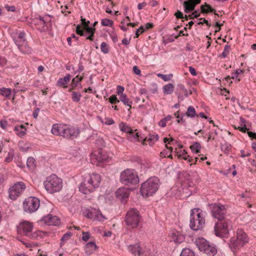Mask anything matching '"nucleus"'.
Masks as SVG:
<instances>
[{"label": "nucleus", "mask_w": 256, "mask_h": 256, "mask_svg": "<svg viewBox=\"0 0 256 256\" xmlns=\"http://www.w3.org/2000/svg\"><path fill=\"white\" fill-rule=\"evenodd\" d=\"M51 131L54 135L60 136L70 140L76 138L80 134V130L78 128L62 124H54Z\"/></svg>", "instance_id": "obj_1"}, {"label": "nucleus", "mask_w": 256, "mask_h": 256, "mask_svg": "<svg viewBox=\"0 0 256 256\" xmlns=\"http://www.w3.org/2000/svg\"><path fill=\"white\" fill-rule=\"evenodd\" d=\"M102 178L100 174L92 173L86 176L79 186V190L84 194L94 192L100 185Z\"/></svg>", "instance_id": "obj_2"}, {"label": "nucleus", "mask_w": 256, "mask_h": 256, "mask_svg": "<svg viewBox=\"0 0 256 256\" xmlns=\"http://www.w3.org/2000/svg\"><path fill=\"white\" fill-rule=\"evenodd\" d=\"M160 185V179L156 176H152L142 184L140 192L144 197H148L158 191Z\"/></svg>", "instance_id": "obj_3"}, {"label": "nucleus", "mask_w": 256, "mask_h": 256, "mask_svg": "<svg viewBox=\"0 0 256 256\" xmlns=\"http://www.w3.org/2000/svg\"><path fill=\"white\" fill-rule=\"evenodd\" d=\"M46 190L50 194L60 192L62 188V180L56 174H52L44 182Z\"/></svg>", "instance_id": "obj_4"}, {"label": "nucleus", "mask_w": 256, "mask_h": 256, "mask_svg": "<svg viewBox=\"0 0 256 256\" xmlns=\"http://www.w3.org/2000/svg\"><path fill=\"white\" fill-rule=\"evenodd\" d=\"M205 224L202 212L199 208H194L191 210L190 220V228L194 230L202 229Z\"/></svg>", "instance_id": "obj_5"}, {"label": "nucleus", "mask_w": 256, "mask_h": 256, "mask_svg": "<svg viewBox=\"0 0 256 256\" xmlns=\"http://www.w3.org/2000/svg\"><path fill=\"white\" fill-rule=\"evenodd\" d=\"M141 219L139 211L135 208L128 210L125 216L126 224L132 229L138 228Z\"/></svg>", "instance_id": "obj_6"}, {"label": "nucleus", "mask_w": 256, "mask_h": 256, "mask_svg": "<svg viewBox=\"0 0 256 256\" xmlns=\"http://www.w3.org/2000/svg\"><path fill=\"white\" fill-rule=\"evenodd\" d=\"M248 237L245 232L242 229L238 230L236 238H232L228 244L232 252L242 247L248 242Z\"/></svg>", "instance_id": "obj_7"}, {"label": "nucleus", "mask_w": 256, "mask_h": 256, "mask_svg": "<svg viewBox=\"0 0 256 256\" xmlns=\"http://www.w3.org/2000/svg\"><path fill=\"white\" fill-rule=\"evenodd\" d=\"M32 224L27 221L20 222L18 226V232L21 235L27 236L32 239H36L41 236V231H36L32 232Z\"/></svg>", "instance_id": "obj_8"}, {"label": "nucleus", "mask_w": 256, "mask_h": 256, "mask_svg": "<svg viewBox=\"0 0 256 256\" xmlns=\"http://www.w3.org/2000/svg\"><path fill=\"white\" fill-rule=\"evenodd\" d=\"M120 182L125 185L136 184L139 182V178L134 170H126L120 176Z\"/></svg>", "instance_id": "obj_9"}, {"label": "nucleus", "mask_w": 256, "mask_h": 256, "mask_svg": "<svg viewBox=\"0 0 256 256\" xmlns=\"http://www.w3.org/2000/svg\"><path fill=\"white\" fill-rule=\"evenodd\" d=\"M232 228V222L229 220L224 218L216 222L214 227V230L216 236L219 237H226L230 230Z\"/></svg>", "instance_id": "obj_10"}, {"label": "nucleus", "mask_w": 256, "mask_h": 256, "mask_svg": "<svg viewBox=\"0 0 256 256\" xmlns=\"http://www.w3.org/2000/svg\"><path fill=\"white\" fill-rule=\"evenodd\" d=\"M14 42L19 50L24 54H29L31 52L30 48L28 45L24 31L18 33L16 36L14 38Z\"/></svg>", "instance_id": "obj_11"}, {"label": "nucleus", "mask_w": 256, "mask_h": 256, "mask_svg": "<svg viewBox=\"0 0 256 256\" xmlns=\"http://www.w3.org/2000/svg\"><path fill=\"white\" fill-rule=\"evenodd\" d=\"M212 215L218 221L223 220L226 214V208L224 205L220 203H214L210 204Z\"/></svg>", "instance_id": "obj_12"}, {"label": "nucleus", "mask_w": 256, "mask_h": 256, "mask_svg": "<svg viewBox=\"0 0 256 256\" xmlns=\"http://www.w3.org/2000/svg\"><path fill=\"white\" fill-rule=\"evenodd\" d=\"M197 246L199 250L209 256H214L217 252L216 248L210 244L209 242L204 238L196 240Z\"/></svg>", "instance_id": "obj_13"}, {"label": "nucleus", "mask_w": 256, "mask_h": 256, "mask_svg": "<svg viewBox=\"0 0 256 256\" xmlns=\"http://www.w3.org/2000/svg\"><path fill=\"white\" fill-rule=\"evenodd\" d=\"M40 204V200L38 198L29 197L23 202L24 210L30 213L34 212L38 208Z\"/></svg>", "instance_id": "obj_14"}, {"label": "nucleus", "mask_w": 256, "mask_h": 256, "mask_svg": "<svg viewBox=\"0 0 256 256\" xmlns=\"http://www.w3.org/2000/svg\"><path fill=\"white\" fill-rule=\"evenodd\" d=\"M84 214L86 218L94 220L104 222L106 219L98 208L92 207L84 210Z\"/></svg>", "instance_id": "obj_15"}, {"label": "nucleus", "mask_w": 256, "mask_h": 256, "mask_svg": "<svg viewBox=\"0 0 256 256\" xmlns=\"http://www.w3.org/2000/svg\"><path fill=\"white\" fill-rule=\"evenodd\" d=\"M51 22V18L50 15L44 16H38L32 20V23L38 26V28L42 31H44L48 28Z\"/></svg>", "instance_id": "obj_16"}, {"label": "nucleus", "mask_w": 256, "mask_h": 256, "mask_svg": "<svg viewBox=\"0 0 256 256\" xmlns=\"http://www.w3.org/2000/svg\"><path fill=\"white\" fill-rule=\"evenodd\" d=\"M25 184L22 182H18L11 186L9 189V196L12 200L18 197L25 190Z\"/></svg>", "instance_id": "obj_17"}, {"label": "nucleus", "mask_w": 256, "mask_h": 256, "mask_svg": "<svg viewBox=\"0 0 256 256\" xmlns=\"http://www.w3.org/2000/svg\"><path fill=\"white\" fill-rule=\"evenodd\" d=\"M85 31L81 28L80 25H78L76 28V33L80 36H86V34H88L86 36V39L90 41L94 40V36L96 32V28L86 26V28H83Z\"/></svg>", "instance_id": "obj_18"}, {"label": "nucleus", "mask_w": 256, "mask_h": 256, "mask_svg": "<svg viewBox=\"0 0 256 256\" xmlns=\"http://www.w3.org/2000/svg\"><path fill=\"white\" fill-rule=\"evenodd\" d=\"M40 222L48 226H58L60 224V220L57 216L49 214L43 216Z\"/></svg>", "instance_id": "obj_19"}, {"label": "nucleus", "mask_w": 256, "mask_h": 256, "mask_svg": "<svg viewBox=\"0 0 256 256\" xmlns=\"http://www.w3.org/2000/svg\"><path fill=\"white\" fill-rule=\"evenodd\" d=\"M201 0H188L183 3L184 11L186 13H190L194 10L196 6L200 4Z\"/></svg>", "instance_id": "obj_20"}, {"label": "nucleus", "mask_w": 256, "mask_h": 256, "mask_svg": "<svg viewBox=\"0 0 256 256\" xmlns=\"http://www.w3.org/2000/svg\"><path fill=\"white\" fill-rule=\"evenodd\" d=\"M170 236L174 242L180 244L184 240V236L180 232L174 230L170 233Z\"/></svg>", "instance_id": "obj_21"}, {"label": "nucleus", "mask_w": 256, "mask_h": 256, "mask_svg": "<svg viewBox=\"0 0 256 256\" xmlns=\"http://www.w3.org/2000/svg\"><path fill=\"white\" fill-rule=\"evenodd\" d=\"M116 195L118 198L121 201H124L129 196V192L128 190L124 188H120L116 192Z\"/></svg>", "instance_id": "obj_22"}, {"label": "nucleus", "mask_w": 256, "mask_h": 256, "mask_svg": "<svg viewBox=\"0 0 256 256\" xmlns=\"http://www.w3.org/2000/svg\"><path fill=\"white\" fill-rule=\"evenodd\" d=\"M71 76L70 74H66L64 77L60 78L56 82V86H62L64 88H67L66 84L70 82Z\"/></svg>", "instance_id": "obj_23"}, {"label": "nucleus", "mask_w": 256, "mask_h": 256, "mask_svg": "<svg viewBox=\"0 0 256 256\" xmlns=\"http://www.w3.org/2000/svg\"><path fill=\"white\" fill-rule=\"evenodd\" d=\"M120 101L122 102L124 105L129 106V108L128 110V111L130 113H131L130 109L132 108V102L128 98L126 94H122L120 96Z\"/></svg>", "instance_id": "obj_24"}, {"label": "nucleus", "mask_w": 256, "mask_h": 256, "mask_svg": "<svg viewBox=\"0 0 256 256\" xmlns=\"http://www.w3.org/2000/svg\"><path fill=\"white\" fill-rule=\"evenodd\" d=\"M96 246L94 242H89L84 246V251L88 254H90L96 249Z\"/></svg>", "instance_id": "obj_25"}, {"label": "nucleus", "mask_w": 256, "mask_h": 256, "mask_svg": "<svg viewBox=\"0 0 256 256\" xmlns=\"http://www.w3.org/2000/svg\"><path fill=\"white\" fill-rule=\"evenodd\" d=\"M84 78V76H81L80 77L78 76H76V77H74L72 81L70 86H72V88H70L69 90V92H72V90L76 87L78 84H80L82 80Z\"/></svg>", "instance_id": "obj_26"}, {"label": "nucleus", "mask_w": 256, "mask_h": 256, "mask_svg": "<svg viewBox=\"0 0 256 256\" xmlns=\"http://www.w3.org/2000/svg\"><path fill=\"white\" fill-rule=\"evenodd\" d=\"M26 130V128L23 125L16 126L14 128V130L16 132V134L20 137L25 134Z\"/></svg>", "instance_id": "obj_27"}, {"label": "nucleus", "mask_w": 256, "mask_h": 256, "mask_svg": "<svg viewBox=\"0 0 256 256\" xmlns=\"http://www.w3.org/2000/svg\"><path fill=\"white\" fill-rule=\"evenodd\" d=\"M174 86L172 84H168L162 88L163 92L164 94H170L174 92Z\"/></svg>", "instance_id": "obj_28"}, {"label": "nucleus", "mask_w": 256, "mask_h": 256, "mask_svg": "<svg viewBox=\"0 0 256 256\" xmlns=\"http://www.w3.org/2000/svg\"><path fill=\"white\" fill-rule=\"evenodd\" d=\"M190 148L193 153L198 154L200 152L202 147L198 142H194L190 146Z\"/></svg>", "instance_id": "obj_29"}, {"label": "nucleus", "mask_w": 256, "mask_h": 256, "mask_svg": "<svg viewBox=\"0 0 256 256\" xmlns=\"http://www.w3.org/2000/svg\"><path fill=\"white\" fill-rule=\"evenodd\" d=\"M201 12L202 13H208L209 12H215L216 10L212 8V6L205 3V4L202 5L200 6Z\"/></svg>", "instance_id": "obj_30"}, {"label": "nucleus", "mask_w": 256, "mask_h": 256, "mask_svg": "<svg viewBox=\"0 0 256 256\" xmlns=\"http://www.w3.org/2000/svg\"><path fill=\"white\" fill-rule=\"evenodd\" d=\"M176 156L178 158H182L184 160H188L190 162H192L193 160L191 158H189V156L188 155L187 152L185 150H182L180 152V154L177 153Z\"/></svg>", "instance_id": "obj_31"}, {"label": "nucleus", "mask_w": 256, "mask_h": 256, "mask_svg": "<svg viewBox=\"0 0 256 256\" xmlns=\"http://www.w3.org/2000/svg\"><path fill=\"white\" fill-rule=\"evenodd\" d=\"M129 250L133 254L140 256V248L138 245H130L128 247Z\"/></svg>", "instance_id": "obj_32"}, {"label": "nucleus", "mask_w": 256, "mask_h": 256, "mask_svg": "<svg viewBox=\"0 0 256 256\" xmlns=\"http://www.w3.org/2000/svg\"><path fill=\"white\" fill-rule=\"evenodd\" d=\"M119 128L121 131L126 132L128 134L130 132L132 133V130L130 126L124 122H121L119 124Z\"/></svg>", "instance_id": "obj_33"}, {"label": "nucleus", "mask_w": 256, "mask_h": 256, "mask_svg": "<svg viewBox=\"0 0 256 256\" xmlns=\"http://www.w3.org/2000/svg\"><path fill=\"white\" fill-rule=\"evenodd\" d=\"M96 159L99 164L100 162H108L111 160L110 157L106 155L101 154H99L96 156Z\"/></svg>", "instance_id": "obj_34"}, {"label": "nucleus", "mask_w": 256, "mask_h": 256, "mask_svg": "<svg viewBox=\"0 0 256 256\" xmlns=\"http://www.w3.org/2000/svg\"><path fill=\"white\" fill-rule=\"evenodd\" d=\"M184 115L188 117L194 118L196 115V112L195 108L192 106H189L188 108L187 111Z\"/></svg>", "instance_id": "obj_35"}, {"label": "nucleus", "mask_w": 256, "mask_h": 256, "mask_svg": "<svg viewBox=\"0 0 256 256\" xmlns=\"http://www.w3.org/2000/svg\"><path fill=\"white\" fill-rule=\"evenodd\" d=\"M12 93L10 88H0V94L6 98H8Z\"/></svg>", "instance_id": "obj_36"}, {"label": "nucleus", "mask_w": 256, "mask_h": 256, "mask_svg": "<svg viewBox=\"0 0 256 256\" xmlns=\"http://www.w3.org/2000/svg\"><path fill=\"white\" fill-rule=\"evenodd\" d=\"M139 137V134L138 132H136V130H132V133L130 132L128 134V138L130 141H134L138 139Z\"/></svg>", "instance_id": "obj_37"}, {"label": "nucleus", "mask_w": 256, "mask_h": 256, "mask_svg": "<svg viewBox=\"0 0 256 256\" xmlns=\"http://www.w3.org/2000/svg\"><path fill=\"white\" fill-rule=\"evenodd\" d=\"M180 256H195V255L191 250L186 248L182 250Z\"/></svg>", "instance_id": "obj_38"}, {"label": "nucleus", "mask_w": 256, "mask_h": 256, "mask_svg": "<svg viewBox=\"0 0 256 256\" xmlns=\"http://www.w3.org/2000/svg\"><path fill=\"white\" fill-rule=\"evenodd\" d=\"M82 96L80 92H72V99L74 102H80Z\"/></svg>", "instance_id": "obj_39"}, {"label": "nucleus", "mask_w": 256, "mask_h": 256, "mask_svg": "<svg viewBox=\"0 0 256 256\" xmlns=\"http://www.w3.org/2000/svg\"><path fill=\"white\" fill-rule=\"evenodd\" d=\"M101 24L103 26L112 27L113 26L114 22L112 20L108 18H104L102 20Z\"/></svg>", "instance_id": "obj_40"}, {"label": "nucleus", "mask_w": 256, "mask_h": 256, "mask_svg": "<svg viewBox=\"0 0 256 256\" xmlns=\"http://www.w3.org/2000/svg\"><path fill=\"white\" fill-rule=\"evenodd\" d=\"M35 160L32 157H29L27 159L26 165L29 168H32L35 166Z\"/></svg>", "instance_id": "obj_41"}, {"label": "nucleus", "mask_w": 256, "mask_h": 256, "mask_svg": "<svg viewBox=\"0 0 256 256\" xmlns=\"http://www.w3.org/2000/svg\"><path fill=\"white\" fill-rule=\"evenodd\" d=\"M230 50V46H229L228 44H226L224 46V50L223 52H222L221 55L220 56V58H226L228 56V54H229Z\"/></svg>", "instance_id": "obj_42"}, {"label": "nucleus", "mask_w": 256, "mask_h": 256, "mask_svg": "<svg viewBox=\"0 0 256 256\" xmlns=\"http://www.w3.org/2000/svg\"><path fill=\"white\" fill-rule=\"evenodd\" d=\"M157 76L158 77L161 78L162 80H164L165 82H167L170 80V79L173 76V75L172 74H158Z\"/></svg>", "instance_id": "obj_43"}, {"label": "nucleus", "mask_w": 256, "mask_h": 256, "mask_svg": "<svg viewBox=\"0 0 256 256\" xmlns=\"http://www.w3.org/2000/svg\"><path fill=\"white\" fill-rule=\"evenodd\" d=\"M100 50L104 54H108L109 52V46L107 43L106 42H102L100 44Z\"/></svg>", "instance_id": "obj_44"}, {"label": "nucleus", "mask_w": 256, "mask_h": 256, "mask_svg": "<svg viewBox=\"0 0 256 256\" xmlns=\"http://www.w3.org/2000/svg\"><path fill=\"white\" fill-rule=\"evenodd\" d=\"M241 122V126H238V129L240 132H246L248 129L246 128V125L244 124L245 123V120L243 118H240V119Z\"/></svg>", "instance_id": "obj_45"}, {"label": "nucleus", "mask_w": 256, "mask_h": 256, "mask_svg": "<svg viewBox=\"0 0 256 256\" xmlns=\"http://www.w3.org/2000/svg\"><path fill=\"white\" fill-rule=\"evenodd\" d=\"M72 236V234L70 232H67L66 233L64 234L60 239V246L62 245V244L64 242L68 240Z\"/></svg>", "instance_id": "obj_46"}, {"label": "nucleus", "mask_w": 256, "mask_h": 256, "mask_svg": "<svg viewBox=\"0 0 256 256\" xmlns=\"http://www.w3.org/2000/svg\"><path fill=\"white\" fill-rule=\"evenodd\" d=\"M231 146L228 144H224L221 146V150L225 153L228 154L230 149Z\"/></svg>", "instance_id": "obj_47"}, {"label": "nucleus", "mask_w": 256, "mask_h": 256, "mask_svg": "<svg viewBox=\"0 0 256 256\" xmlns=\"http://www.w3.org/2000/svg\"><path fill=\"white\" fill-rule=\"evenodd\" d=\"M108 100L112 104H116L120 102V100H118L116 95H112L108 98Z\"/></svg>", "instance_id": "obj_48"}, {"label": "nucleus", "mask_w": 256, "mask_h": 256, "mask_svg": "<svg viewBox=\"0 0 256 256\" xmlns=\"http://www.w3.org/2000/svg\"><path fill=\"white\" fill-rule=\"evenodd\" d=\"M243 70L241 69H236L234 72L232 73V78H236L239 74L243 73Z\"/></svg>", "instance_id": "obj_49"}, {"label": "nucleus", "mask_w": 256, "mask_h": 256, "mask_svg": "<svg viewBox=\"0 0 256 256\" xmlns=\"http://www.w3.org/2000/svg\"><path fill=\"white\" fill-rule=\"evenodd\" d=\"M80 20L82 22V25L83 26V28H86V26H90L89 24H90V22L89 20H86L84 18L81 17Z\"/></svg>", "instance_id": "obj_50"}, {"label": "nucleus", "mask_w": 256, "mask_h": 256, "mask_svg": "<svg viewBox=\"0 0 256 256\" xmlns=\"http://www.w3.org/2000/svg\"><path fill=\"white\" fill-rule=\"evenodd\" d=\"M124 88L122 86H117V89H116V94L120 96L122 94H124L123 92L124 91Z\"/></svg>", "instance_id": "obj_51"}, {"label": "nucleus", "mask_w": 256, "mask_h": 256, "mask_svg": "<svg viewBox=\"0 0 256 256\" xmlns=\"http://www.w3.org/2000/svg\"><path fill=\"white\" fill-rule=\"evenodd\" d=\"M14 158V154L12 153L8 152V156L5 158V161L7 162H10L12 161Z\"/></svg>", "instance_id": "obj_52"}, {"label": "nucleus", "mask_w": 256, "mask_h": 256, "mask_svg": "<svg viewBox=\"0 0 256 256\" xmlns=\"http://www.w3.org/2000/svg\"><path fill=\"white\" fill-rule=\"evenodd\" d=\"M7 60L3 56H0V66L3 67L6 64Z\"/></svg>", "instance_id": "obj_53"}, {"label": "nucleus", "mask_w": 256, "mask_h": 256, "mask_svg": "<svg viewBox=\"0 0 256 256\" xmlns=\"http://www.w3.org/2000/svg\"><path fill=\"white\" fill-rule=\"evenodd\" d=\"M174 15L177 18L183 19L184 18L183 14L178 10L174 13Z\"/></svg>", "instance_id": "obj_54"}, {"label": "nucleus", "mask_w": 256, "mask_h": 256, "mask_svg": "<svg viewBox=\"0 0 256 256\" xmlns=\"http://www.w3.org/2000/svg\"><path fill=\"white\" fill-rule=\"evenodd\" d=\"M90 238V234L88 232H82V240L86 242Z\"/></svg>", "instance_id": "obj_55"}, {"label": "nucleus", "mask_w": 256, "mask_h": 256, "mask_svg": "<svg viewBox=\"0 0 256 256\" xmlns=\"http://www.w3.org/2000/svg\"><path fill=\"white\" fill-rule=\"evenodd\" d=\"M159 136L158 134L156 135H150L149 140L151 141L156 142L158 140Z\"/></svg>", "instance_id": "obj_56"}, {"label": "nucleus", "mask_w": 256, "mask_h": 256, "mask_svg": "<svg viewBox=\"0 0 256 256\" xmlns=\"http://www.w3.org/2000/svg\"><path fill=\"white\" fill-rule=\"evenodd\" d=\"M185 116L184 114H182L179 118H178L176 120L178 124H182L184 125L186 124L185 120L184 119V116Z\"/></svg>", "instance_id": "obj_57"}, {"label": "nucleus", "mask_w": 256, "mask_h": 256, "mask_svg": "<svg viewBox=\"0 0 256 256\" xmlns=\"http://www.w3.org/2000/svg\"><path fill=\"white\" fill-rule=\"evenodd\" d=\"M8 122L6 120H0V127L5 130L8 126Z\"/></svg>", "instance_id": "obj_58"}, {"label": "nucleus", "mask_w": 256, "mask_h": 256, "mask_svg": "<svg viewBox=\"0 0 256 256\" xmlns=\"http://www.w3.org/2000/svg\"><path fill=\"white\" fill-rule=\"evenodd\" d=\"M5 182L4 176L2 174H0V188L3 186Z\"/></svg>", "instance_id": "obj_59"}, {"label": "nucleus", "mask_w": 256, "mask_h": 256, "mask_svg": "<svg viewBox=\"0 0 256 256\" xmlns=\"http://www.w3.org/2000/svg\"><path fill=\"white\" fill-rule=\"evenodd\" d=\"M133 71L134 73L137 75H140V70L138 68L135 66L132 68Z\"/></svg>", "instance_id": "obj_60"}, {"label": "nucleus", "mask_w": 256, "mask_h": 256, "mask_svg": "<svg viewBox=\"0 0 256 256\" xmlns=\"http://www.w3.org/2000/svg\"><path fill=\"white\" fill-rule=\"evenodd\" d=\"M188 68H189V72L192 75L194 76H196V74H197L196 72L195 69L193 67L190 66Z\"/></svg>", "instance_id": "obj_61"}, {"label": "nucleus", "mask_w": 256, "mask_h": 256, "mask_svg": "<svg viewBox=\"0 0 256 256\" xmlns=\"http://www.w3.org/2000/svg\"><path fill=\"white\" fill-rule=\"evenodd\" d=\"M178 89L182 92H186V88L182 84H179L178 85Z\"/></svg>", "instance_id": "obj_62"}, {"label": "nucleus", "mask_w": 256, "mask_h": 256, "mask_svg": "<svg viewBox=\"0 0 256 256\" xmlns=\"http://www.w3.org/2000/svg\"><path fill=\"white\" fill-rule=\"evenodd\" d=\"M158 125L160 127L164 128L166 125V122L163 118L160 121Z\"/></svg>", "instance_id": "obj_63"}, {"label": "nucleus", "mask_w": 256, "mask_h": 256, "mask_svg": "<svg viewBox=\"0 0 256 256\" xmlns=\"http://www.w3.org/2000/svg\"><path fill=\"white\" fill-rule=\"evenodd\" d=\"M139 256H152V255L149 251H145L141 252Z\"/></svg>", "instance_id": "obj_64"}]
</instances>
